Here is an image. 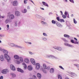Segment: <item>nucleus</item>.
<instances>
[{
	"label": "nucleus",
	"instance_id": "nucleus-46",
	"mask_svg": "<svg viewBox=\"0 0 79 79\" xmlns=\"http://www.w3.org/2000/svg\"><path fill=\"white\" fill-rule=\"evenodd\" d=\"M3 76H1L0 77V79H3Z\"/></svg>",
	"mask_w": 79,
	"mask_h": 79
},
{
	"label": "nucleus",
	"instance_id": "nucleus-32",
	"mask_svg": "<svg viewBox=\"0 0 79 79\" xmlns=\"http://www.w3.org/2000/svg\"><path fill=\"white\" fill-rule=\"evenodd\" d=\"M73 22L75 24H76V23H77V21H76L75 19H73Z\"/></svg>",
	"mask_w": 79,
	"mask_h": 79
},
{
	"label": "nucleus",
	"instance_id": "nucleus-64",
	"mask_svg": "<svg viewBox=\"0 0 79 79\" xmlns=\"http://www.w3.org/2000/svg\"><path fill=\"white\" fill-rule=\"evenodd\" d=\"M29 79H33V78H30Z\"/></svg>",
	"mask_w": 79,
	"mask_h": 79
},
{
	"label": "nucleus",
	"instance_id": "nucleus-53",
	"mask_svg": "<svg viewBox=\"0 0 79 79\" xmlns=\"http://www.w3.org/2000/svg\"><path fill=\"white\" fill-rule=\"evenodd\" d=\"M40 9H41V10H44V8H40Z\"/></svg>",
	"mask_w": 79,
	"mask_h": 79
},
{
	"label": "nucleus",
	"instance_id": "nucleus-57",
	"mask_svg": "<svg viewBox=\"0 0 79 79\" xmlns=\"http://www.w3.org/2000/svg\"><path fill=\"white\" fill-rule=\"evenodd\" d=\"M65 79H69V78H68V77H66V78H65Z\"/></svg>",
	"mask_w": 79,
	"mask_h": 79
},
{
	"label": "nucleus",
	"instance_id": "nucleus-27",
	"mask_svg": "<svg viewBox=\"0 0 79 79\" xmlns=\"http://www.w3.org/2000/svg\"><path fill=\"white\" fill-rule=\"evenodd\" d=\"M22 12L25 13H26L27 12V10L25 9L23 10H22Z\"/></svg>",
	"mask_w": 79,
	"mask_h": 79
},
{
	"label": "nucleus",
	"instance_id": "nucleus-29",
	"mask_svg": "<svg viewBox=\"0 0 79 79\" xmlns=\"http://www.w3.org/2000/svg\"><path fill=\"white\" fill-rule=\"evenodd\" d=\"M32 78L34 79H37V77L35 75H33L32 76Z\"/></svg>",
	"mask_w": 79,
	"mask_h": 79
},
{
	"label": "nucleus",
	"instance_id": "nucleus-19",
	"mask_svg": "<svg viewBox=\"0 0 79 79\" xmlns=\"http://www.w3.org/2000/svg\"><path fill=\"white\" fill-rule=\"evenodd\" d=\"M56 25L57 26H58V27H62V25H61V24L58 22H57L56 23Z\"/></svg>",
	"mask_w": 79,
	"mask_h": 79
},
{
	"label": "nucleus",
	"instance_id": "nucleus-4",
	"mask_svg": "<svg viewBox=\"0 0 79 79\" xmlns=\"http://www.w3.org/2000/svg\"><path fill=\"white\" fill-rule=\"evenodd\" d=\"M30 61L32 64H33L34 65H35V60H34V59H30Z\"/></svg>",
	"mask_w": 79,
	"mask_h": 79
},
{
	"label": "nucleus",
	"instance_id": "nucleus-63",
	"mask_svg": "<svg viewBox=\"0 0 79 79\" xmlns=\"http://www.w3.org/2000/svg\"><path fill=\"white\" fill-rule=\"evenodd\" d=\"M15 26H17V24H16V23L15 24Z\"/></svg>",
	"mask_w": 79,
	"mask_h": 79
},
{
	"label": "nucleus",
	"instance_id": "nucleus-38",
	"mask_svg": "<svg viewBox=\"0 0 79 79\" xmlns=\"http://www.w3.org/2000/svg\"><path fill=\"white\" fill-rule=\"evenodd\" d=\"M43 35H44V36H47V34L45 33H43Z\"/></svg>",
	"mask_w": 79,
	"mask_h": 79
},
{
	"label": "nucleus",
	"instance_id": "nucleus-21",
	"mask_svg": "<svg viewBox=\"0 0 79 79\" xmlns=\"http://www.w3.org/2000/svg\"><path fill=\"white\" fill-rule=\"evenodd\" d=\"M25 61L27 63H29V60L27 58H26L25 59Z\"/></svg>",
	"mask_w": 79,
	"mask_h": 79
},
{
	"label": "nucleus",
	"instance_id": "nucleus-59",
	"mask_svg": "<svg viewBox=\"0 0 79 79\" xmlns=\"http://www.w3.org/2000/svg\"><path fill=\"white\" fill-rule=\"evenodd\" d=\"M31 2H32V3H34V2H33V1H32L31 0Z\"/></svg>",
	"mask_w": 79,
	"mask_h": 79
},
{
	"label": "nucleus",
	"instance_id": "nucleus-47",
	"mask_svg": "<svg viewBox=\"0 0 79 79\" xmlns=\"http://www.w3.org/2000/svg\"><path fill=\"white\" fill-rule=\"evenodd\" d=\"M43 72L44 73H46V71H45V70H43Z\"/></svg>",
	"mask_w": 79,
	"mask_h": 79
},
{
	"label": "nucleus",
	"instance_id": "nucleus-7",
	"mask_svg": "<svg viewBox=\"0 0 79 79\" xmlns=\"http://www.w3.org/2000/svg\"><path fill=\"white\" fill-rule=\"evenodd\" d=\"M40 64L39 63H37L36 64V69H40Z\"/></svg>",
	"mask_w": 79,
	"mask_h": 79
},
{
	"label": "nucleus",
	"instance_id": "nucleus-26",
	"mask_svg": "<svg viewBox=\"0 0 79 79\" xmlns=\"http://www.w3.org/2000/svg\"><path fill=\"white\" fill-rule=\"evenodd\" d=\"M58 79H62V76H61L60 75H58Z\"/></svg>",
	"mask_w": 79,
	"mask_h": 79
},
{
	"label": "nucleus",
	"instance_id": "nucleus-3",
	"mask_svg": "<svg viewBox=\"0 0 79 79\" xmlns=\"http://www.w3.org/2000/svg\"><path fill=\"white\" fill-rule=\"evenodd\" d=\"M8 72V69H4L2 71V74H6Z\"/></svg>",
	"mask_w": 79,
	"mask_h": 79
},
{
	"label": "nucleus",
	"instance_id": "nucleus-5",
	"mask_svg": "<svg viewBox=\"0 0 79 79\" xmlns=\"http://www.w3.org/2000/svg\"><path fill=\"white\" fill-rule=\"evenodd\" d=\"M43 67L44 69H50V67L48 66V67H47L46 65L45 64H43Z\"/></svg>",
	"mask_w": 79,
	"mask_h": 79
},
{
	"label": "nucleus",
	"instance_id": "nucleus-52",
	"mask_svg": "<svg viewBox=\"0 0 79 79\" xmlns=\"http://www.w3.org/2000/svg\"><path fill=\"white\" fill-rule=\"evenodd\" d=\"M64 14L65 15H66H66H67V12H65Z\"/></svg>",
	"mask_w": 79,
	"mask_h": 79
},
{
	"label": "nucleus",
	"instance_id": "nucleus-30",
	"mask_svg": "<svg viewBox=\"0 0 79 79\" xmlns=\"http://www.w3.org/2000/svg\"><path fill=\"white\" fill-rule=\"evenodd\" d=\"M52 24H55V23H56V21H54V20H52Z\"/></svg>",
	"mask_w": 79,
	"mask_h": 79
},
{
	"label": "nucleus",
	"instance_id": "nucleus-24",
	"mask_svg": "<svg viewBox=\"0 0 79 79\" xmlns=\"http://www.w3.org/2000/svg\"><path fill=\"white\" fill-rule=\"evenodd\" d=\"M10 75H11V76H12L13 77H16V75H15V74L13 73H10Z\"/></svg>",
	"mask_w": 79,
	"mask_h": 79
},
{
	"label": "nucleus",
	"instance_id": "nucleus-10",
	"mask_svg": "<svg viewBox=\"0 0 79 79\" xmlns=\"http://www.w3.org/2000/svg\"><path fill=\"white\" fill-rule=\"evenodd\" d=\"M15 15L17 16H20V12L18 11H16L15 12Z\"/></svg>",
	"mask_w": 79,
	"mask_h": 79
},
{
	"label": "nucleus",
	"instance_id": "nucleus-23",
	"mask_svg": "<svg viewBox=\"0 0 79 79\" xmlns=\"http://www.w3.org/2000/svg\"><path fill=\"white\" fill-rule=\"evenodd\" d=\"M55 49H56L57 50H58L59 51H61V50H62V49L61 48V47H57L56 48H55Z\"/></svg>",
	"mask_w": 79,
	"mask_h": 79
},
{
	"label": "nucleus",
	"instance_id": "nucleus-44",
	"mask_svg": "<svg viewBox=\"0 0 79 79\" xmlns=\"http://www.w3.org/2000/svg\"><path fill=\"white\" fill-rule=\"evenodd\" d=\"M41 23H42V24H46V23L44 22V21H42Z\"/></svg>",
	"mask_w": 79,
	"mask_h": 79
},
{
	"label": "nucleus",
	"instance_id": "nucleus-36",
	"mask_svg": "<svg viewBox=\"0 0 79 79\" xmlns=\"http://www.w3.org/2000/svg\"><path fill=\"white\" fill-rule=\"evenodd\" d=\"M62 40H64V42H66V41H67L66 40V39H65L62 38Z\"/></svg>",
	"mask_w": 79,
	"mask_h": 79
},
{
	"label": "nucleus",
	"instance_id": "nucleus-61",
	"mask_svg": "<svg viewBox=\"0 0 79 79\" xmlns=\"http://www.w3.org/2000/svg\"><path fill=\"white\" fill-rule=\"evenodd\" d=\"M65 1L66 2H68L67 0H65Z\"/></svg>",
	"mask_w": 79,
	"mask_h": 79
},
{
	"label": "nucleus",
	"instance_id": "nucleus-25",
	"mask_svg": "<svg viewBox=\"0 0 79 79\" xmlns=\"http://www.w3.org/2000/svg\"><path fill=\"white\" fill-rule=\"evenodd\" d=\"M70 74L72 75V76H76V74L73 73H70Z\"/></svg>",
	"mask_w": 79,
	"mask_h": 79
},
{
	"label": "nucleus",
	"instance_id": "nucleus-18",
	"mask_svg": "<svg viewBox=\"0 0 79 79\" xmlns=\"http://www.w3.org/2000/svg\"><path fill=\"white\" fill-rule=\"evenodd\" d=\"M17 5V1H15L13 2V6H16Z\"/></svg>",
	"mask_w": 79,
	"mask_h": 79
},
{
	"label": "nucleus",
	"instance_id": "nucleus-12",
	"mask_svg": "<svg viewBox=\"0 0 79 79\" xmlns=\"http://www.w3.org/2000/svg\"><path fill=\"white\" fill-rule=\"evenodd\" d=\"M65 45L68 46V47H74V46L71 44H65L64 43Z\"/></svg>",
	"mask_w": 79,
	"mask_h": 79
},
{
	"label": "nucleus",
	"instance_id": "nucleus-35",
	"mask_svg": "<svg viewBox=\"0 0 79 79\" xmlns=\"http://www.w3.org/2000/svg\"><path fill=\"white\" fill-rule=\"evenodd\" d=\"M27 0H24V4H26L27 3Z\"/></svg>",
	"mask_w": 79,
	"mask_h": 79
},
{
	"label": "nucleus",
	"instance_id": "nucleus-8",
	"mask_svg": "<svg viewBox=\"0 0 79 79\" xmlns=\"http://www.w3.org/2000/svg\"><path fill=\"white\" fill-rule=\"evenodd\" d=\"M10 22H11V21L9 19H7L6 20H5V23L6 24H7V23H8Z\"/></svg>",
	"mask_w": 79,
	"mask_h": 79
},
{
	"label": "nucleus",
	"instance_id": "nucleus-15",
	"mask_svg": "<svg viewBox=\"0 0 79 79\" xmlns=\"http://www.w3.org/2000/svg\"><path fill=\"white\" fill-rule=\"evenodd\" d=\"M42 3L43 5H44V6H47V7H48V4H47V3L43 2H42Z\"/></svg>",
	"mask_w": 79,
	"mask_h": 79
},
{
	"label": "nucleus",
	"instance_id": "nucleus-43",
	"mask_svg": "<svg viewBox=\"0 0 79 79\" xmlns=\"http://www.w3.org/2000/svg\"><path fill=\"white\" fill-rule=\"evenodd\" d=\"M75 66H76L77 68H79V65L77 64H74Z\"/></svg>",
	"mask_w": 79,
	"mask_h": 79
},
{
	"label": "nucleus",
	"instance_id": "nucleus-40",
	"mask_svg": "<svg viewBox=\"0 0 79 79\" xmlns=\"http://www.w3.org/2000/svg\"><path fill=\"white\" fill-rule=\"evenodd\" d=\"M69 1H70L71 2H72V3H74V1L73 0H69Z\"/></svg>",
	"mask_w": 79,
	"mask_h": 79
},
{
	"label": "nucleus",
	"instance_id": "nucleus-48",
	"mask_svg": "<svg viewBox=\"0 0 79 79\" xmlns=\"http://www.w3.org/2000/svg\"><path fill=\"white\" fill-rule=\"evenodd\" d=\"M74 40H75L76 41H77V39H76V38H74Z\"/></svg>",
	"mask_w": 79,
	"mask_h": 79
},
{
	"label": "nucleus",
	"instance_id": "nucleus-33",
	"mask_svg": "<svg viewBox=\"0 0 79 79\" xmlns=\"http://www.w3.org/2000/svg\"><path fill=\"white\" fill-rule=\"evenodd\" d=\"M59 67L60 68V69H63V70H64V68H63L62 66H59Z\"/></svg>",
	"mask_w": 79,
	"mask_h": 79
},
{
	"label": "nucleus",
	"instance_id": "nucleus-42",
	"mask_svg": "<svg viewBox=\"0 0 79 79\" xmlns=\"http://www.w3.org/2000/svg\"><path fill=\"white\" fill-rule=\"evenodd\" d=\"M71 42H72V43H73V44H74V41L73 40H71Z\"/></svg>",
	"mask_w": 79,
	"mask_h": 79
},
{
	"label": "nucleus",
	"instance_id": "nucleus-2",
	"mask_svg": "<svg viewBox=\"0 0 79 79\" xmlns=\"http://www.w3.org/2000/svg\"><path fill=\"white\" fill-rule=\"evenodd\" d=\"M19 60H17V64H19L20 63H21V62H23V59L22 57H19Z\"/></svg>",
	"mask_w": 79,
	"mask_h": 79
},
{
	"label": "nucleus",
	"instance_id": "nucleus-62",
	"mask_svg": "<svg viewBox=\"0 0 79 79\" xmlns=\"http://www.w3.org/2000/svg\"><path fill=\"white\" fill-rule=\"evenodd\" d=\"M71 16H73V14H72Z\"/></svg>",
	"mask_w": 79,
	"mask_h": 79
},
{
	"label": "nucleus",
	"instance_id": "nucleus-34",
	"mask_svg": "<svg viewBox=\"0 0 79 79\" xmlns=\"http://www.w3.org/2000/svg\"><path fill=\"white\" fill-rule=\"evenodd\" d=\"M10 45L11 47H14L15 46V44L13 43H11L10 44Z\"/></svg>",
	"mask_w": 79,
	"mask_h": 79
},
{
	"label": "nucleus",
	"instance_id": "nucleus-9",
	"mask_svg": "<svg viewBox=\"0 0 79 79\" xmlns=\"http://www.w3.org/2000/svg\"><path fill=\"white\" fill-rule=\"evenodd\" d=\"M27 69L29 71H31L33 69L32 67L31 66H28L27 67Z\"/></svg>",
	"mask_w": 79,
	"mask_h": 79
},
{
	"label": "nucleus",
	"instance_id": "nucleus-58",
	"mask_svg": "<svg viewBox=\"0 0 79 79\" xmlns=\"http://www.w3.org/2000/svg\"><path fill=\"white\" fill-rule=\"evenodd\" d=\"M28 44H31V42H30L28 43Z\"/></svg>",
	"mask_w": 79,
	"mask_h": 79
},
{
	"label": "nucleus",
	"instance_id": "nucleus-20",
	"mask_svg": "<svg viewBox=\"0 0 79 79\" xmlns=\"http://www.w3.org/2000/svg\"><path fill=\"white\" fill-rule=\"evenodd\" d=\"M23 64L24 68V69H27V65H26V64L25 63H23Z\"/></svg>",
	"mask_w": 79,
	"mask_h": 79
},
{
	"label": "nucleus",
	"instance_id": "nucleus-51",
	"mask_svg": "<svg viewBox=\"0 0 79 79\" xmlns=\"http://www.w3.org/2000/svg\"><path fill=\"white\" fill-rule=\"evenodd\" d=\"M27 8L28 10H29V9H30V7H29V6H28Z\"/></svg>",
	"mask_w": 79,
	"mask_h": 79
},
{
	"label": "nucleus",
	"instance_id": "nucleus-14",
	"mask_svg": "<svg viewBox=\"0 0 79 79\" xmlns=\"http://www.w3.org/2000/svg\"><path fill=\"white\" fill-rule=\"evenodd\" d=\"M14 58L15 59H16V60H18V59H19V56L17 55H15L14 56Z\"/></svg>",
	"mask_w": 79,
	"mask_h": 79
},
{
	"label": "nucleus",
	"instance_id": "nucleus-41",
	"mask_svg": "<svg viewBox=\"0 0 79 79\" xmlns=\"http://www.w3.org/2000/svg\"><path fill=\"white\" fill-rule=\"evenodd\" d=\"M57 19L58 21H60V17H57Z\"/></svg>",
	"mask_w": 79,
	"mask_h": 79
},
{
	"label": "nucleus",
	"instance_id": "nucleus-56",
	"mask_svg": "<svg viewBox=\"0 0 79 79\" xmlns=\"http://www.w3.org/2000/svg\"><path fill=\"white\" fill-rule=\"evenodd\" d=\"M0 37H3V35H0Z\"/></svg>",
	"mask_w": 79,
	"mask_h": 79
},
{
	"label": "nucleus",
	"instance_id": "nucleus-22",
	"mask_svg": "<svg viewBox=\"0 0 79 79\" xmlns=\"http://www.w3.org/2000/svg\"><path fill=\"white\" fill-rule=\"evenodd\" d=\"M54 71V69L53 68H52L50 69V73H53V72Z\"/></svg>",
	"mask_w": 79,
	"mask_h": 79
},
{
	"label": "nucleus",
	"instance_id": "nucleus-6",
	"mask_svg": "<svg viewBox=\"0 0 79 79\" xmlns=\"http://www.w3.org/2000/svg\"><path fill=\"white\" fill-rule=\"evenodd\" d=\"M11 69L12 70V71H15L16 70V69H15V67L13 65H11L10 66Z\"/></svg>",
	"mask_w": 79,
	"mask_h": 79
},
{
	"label": "nucleus",
	"instance_id": "nucleus-50",
	"mask_svg": "<svg viewBox=\"0 0 79 79\" xmlns=\"http://www.w3.org/2000/svg\"><path fill=\"white\" fill-rule=\"evenodd\" d=\"M29 53L30 55H32V52H29Z\"/></svg>",
	"mask_w": 79,
	"mask_h": 79
},
{
	"label": "nucleus",
	"instance_id": "nucleus-1",
	"mask_svg": "<svg viewBox=\"0 0 79 79\" xmlns=\"http://www.w3.org/2000/svg\"><path fill=\"white\" fill-rule=\"evenodd\" d=\"M2 52L5 53L4 55V57L7 60L8 62L9 61H10V60H11V58L9 56V55H8V52L7 51L4 49H2Z\"/></svg>",
	"mask_w": 79,
	"mask_h": 79
},
{
	"label": "nucleus",
	"instance_id": "nucleus-54",
	"mask_svg": "<svg viewBox=\"0 0 79 79\" xmlns=\"http://www.w3.org/2000/svg\"><path fill=\"white\" fill-rule=\"evenodd\" d=\"M60 13H61V15H63V12H62V11H60Z\"/></svg>",
	"mask_w": 79,
	"mask_h": 79
},
{
	"label": "nucleus",
	"instance_id": "nucleus-16",
	"mask_svg": "<svg viewBox=\"0 0 79 79\" xmlns=\"http://www.w3.org/2000/svg\"><path fill=\"white\" fill-rule=\"evenodd\" d=\"M37 76L38 78H39V79H40L41 78V77H42L41 74H40L39 73H38L37 74Z\"/></svg>",
	"mask_w": 79,
	"mask_h": 79
},
{
	"label": "nucleus",
	"instance_id": "nucleus-37",
	"mask_svg": "<svg viewBox=\"0 0 79 79\" xmlns=\"http://www.w3.org/2000/svg\"><path fill=\"white\" fill-rule=\"evenodd\" d=\"M62 17L64 19L65 18H66V15H62Z\"/></svg>",
	"mask_w": 79,
	"mask_h": 79
},
{
	"label": "nucleus",
	"instance_id": "nucleus-31",
	"mask_svg": "<svg viewBox=\"0 0 79 79\" xmlns=\"http://www.w3.org/2000/svg\"><path fill=\"white\" fill-rule=\"evenodd\" d=\"M60 22H61V23H62V22H64V20L63 19H60Z\"/></svg>",
	"mask_w": 79,
	"mask_h": 79
},
{
	"label": "nucleus",
	"instance_id": "nucleus-55",
	"mask_svg": "<svg viewBox=\"0 0 79 79\" xmlns=\"http://www.w3.org/2000/svg\"><path fill=\"white\" fill-rule=\"evenodd\" d=\"M2 18H5V16H2Z\"/></svg>",
	"mask_w": 79,
	"mask_h": 79
},
{
	"label": "nucleus",
	"instance_id": "nucleus-60",
	"mask_svg": "<svg viewBox=\"0 0 79 79\" xmlns=\"http://www.w3.org/2000/svg\"><path fill=\"white\" fill-rule=\"evenodd\" d=\"M77 37H79V35H77Z\"/></svg>",
	"mask_w": 79,
	"mask_h": 79
},
{
	"label": "nucleus",
	"instance_id": "nucleus-13",
	"mask_svg": "<svg viewBox=\"0 0 79 79\" xmlns=\"http://www.w3.org/2000/svg\"><path fill=\"white\" fill-rule=\"evenodd\" d=\"M17 69V71H19V72H20V73L24 72V71H23V70H22L21 69L19 68H18Z\"/></svg>",
	"mask_w": 79,
	"mask_h": 79
},
{
	"label": "nucleus",
	"instance_id": "nucleus-11",
	"mask_svg": "<svg viewBox=\"0 0 79 79\" xmlns=\"http://www.w3.org/2000/svg\"><path fill=\"white\" fill-rule=\"evenodd\" d=\"M9 18L10 19H13L15 18V16L13 15H10Z\"/></svg>",
	"mask_w": 79,
	"mask_h": 79
},
{
	"label": "nucleus",
	"instance_id": "nucleus-28",
	"mask_svg": "<svg viewBox=\"0 0 79 79\" xmlns=\"http://www.w3.org/2000/svg\"><path fill=\"white\" fill-rule=\"evenodd\" d=\"M64 36L65 37H69V35H66L64 34Z\"/></svg>",
	"mask_w": 79,
	"mask_h": 79
},
{
	"label": "nucleus",
	"instance_id": "nucleus-49",
	"mask_svg": "<svg viewBox=\"0 0 79 79\" xmlns=\"http://www.w3.org/2000/svg\"><path fill=\"white\" fill-rule=\"evenodd\" d=\"M6 27H7V28H9V25H6Z\"/></svg>",
	"mask_w": 79,
	"mask_h": 79
},
{
	"label": "nucleus",
	"instance_id": "nucleus-39",
	"mask_svg": "<svg viewBox=\"0 0 79 79\" xmlns=\"http://www.w3.org/2000/svg\"><path fill=\"white\" fill-rule=\"evenodd\" d=\"M75 44H79V43L77 41H76L75 42H74V43Z\"/></svg>",
	"mask_w": 79,
	"mask_h": 79
},
{
	"label": "nucleus",
	"instance_id": "nucleus-45",
	"mask_svg": "<svg viewBox=\"0 0 79 79\" xmlns=\"http://www.w3.org/2000/svg\"><path fill=\"white\" fill-rule=\"evenodd\" d=\"M52 56H48L47 58H51Z\"/></svg>",
	"mask_w": 79,
	"mask_h": 79
},
{
	"label": "nucleus",
	"instance_id": "nucleus-17",
	"mask_svg": "<svg viewBox=\"0 0 79 79\" xmlns=\"http://www.w3.org/2000/svg\"><path fill=\"white\" fill-rule=\"evenodd\" d=\"M0 59H1V61H4V56H3V55H1V57H0Z\"/></svg>",
	"mask_w": 79,
	"mask_h": 79
}]
</instances>
